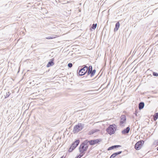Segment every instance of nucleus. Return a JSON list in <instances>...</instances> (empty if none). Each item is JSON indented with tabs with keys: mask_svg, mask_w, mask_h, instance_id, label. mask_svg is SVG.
<instances>
[{
	"mask_svg": "<svg viewBox=\"0 0 158 158\" xmlns=\"http://www.w3.org/2000/svg\"><path fill=\"white\" fill-rule=\"evenodd\" d=\"M88 144L87 140L84 141L80 145L79 150V152L81 153H83L86 151L88 148Z\"/></svg>",
	"mask_w": 158,
	"mask_h": 158,
	"instance_id": "nucleus-1",
	"label": "nucleus"
},
{
	"mask_svg": "<svg viewBox=\"0 0 158 158\" xmlns=\"http://www.w3.org/2000/svg\"><path fill=\"white\" fill-rule=\"evenodd\" d=\"M84 125L81 123H79L74 127L73 131L74 133H77L82 130L84 128Z\"/></svg>",
	"mask_w": 158,
	"mask_h": 158,
	"instance_id": "nucleus-2",
	"label": "nucleus"
},
{
	"mask_svg": "<svg viewBox=\"0 0 158 158\" xmlns=\"http://www.w3.org/2000/svg\"><path fill=\"white\" fill-rule=\"evenodd\" d=\"M116 130V125L114 124L110 125L107 129L106 131L110 135L114 134Z\"/></svg>",
	"mask_w": 158,
	"mask_h": 158,
	"instance_id": "nucleus-3",
	"label": "nucleus"
},
{
	"mask_svg": "<svg viewBox=\"0 0 158 158\" xmlns=\"http://www.w3.org/2000/svg\"><path fill=\"white\" fill-rule=\"evenodd\" d=\"M88 67L85 65L84 67L81 69L79 71V74L80 76H82L85 75L87 72Z\"/></svg>",
	"mask_w": 158,
	"mask_h": 158,
	"instance_id": "nucleus-4",
	"label": "nucleus"
},
{
	"mask_svg": "<svg viewBox=\"0 0 158 158\" xmlns=\"http://www.w3.org/2000/svg\"><path fill=\"white\" fill-rule=\"evenodd\" d=\"M102 140L101 139H97L95 140H91L89 141L88 140H87V143H89L90 145H91L98 143L100 142H101Z\"/></svg>",
	"mask_w": 158,
	"mask_h": 158,
	"instance_id": "nucleus-5",
	"label": "nucleus"
},
{
	"mask_svg": "<svg viewBox=\"0 0 158 158\" xmlns=\"http://www.w3.org/2000/svg\"><path fill=\"white\" fill-rule=\"evenodd\" d=\"M143 143V141H140L137 142L135 145V148L136 150L140 149L142 146V144Z\"/></svg>",
	"mask_w": 158,
	"mask_h": 158,
	"instance_id": "nucleus-6",
	"label": "nucleus"
},
{
	"mask_svg": "<svg viewBox=\"0 0 158 158\" xmlns=\"http://www.w3.org/2000/svg\"><path fill=\"white\" fill-rule=\"evenodd\" d=\"M126 117L125 115H122L120 117V125L123 126L124 125L123 124L126 123Z\"/></svg>",
	"mask_w": 158,
	"mask_h": 158,
	"instance_id": "nucleus-7",
	"label": "nucleus"
},
{
	"mask_svg": "<svg viewBox=\"0 0 158 158\" xmlns=\"http://www.w3.org/2000/svg\"><path fill=\"white\" fill-rule=\"evenodd\" d=\"M80 142L79 140H77L75 141L74 143H73L71 146L73 148L75 149L78 145Z\"/></svg>",
	"mask_w": 158,
	"mask_h": 158,
	"instance_id": "nucleus-8",
	"label": "nucleus"
},
{
	"mask_svg": "<svg viewBox=\"0 0 158 158\" xmlns=\"http://www.w3.org/2000/svg\"><path fill=\"white\" fill-rule=\"evenodd\" d=\"M130 130L129 127H127L126 129H124L122 131V133L123 134H125L129 133Z\"/></svg>",
	"mask_w": 158,
	"mask_h": 158,
	"instance_id": "nucleus-9",
	"label": "nucleus"
},
{
	"mask_svg": "<svg viewBox=\"0 0 158 158\" xmlns=\"http://www.w3.org/2000/svg\"><path fill=\"white\" fill-rule=\"evenodd\" d=\"M122 153V151H119L117 152H115L112 154L110 158H114L118 155Z\"/></svg>",
	"mask_w": 158,
	"mask_h": 158,
	"instance_id": "nucleus-10",
	"label": "nucleus"
},
{
	"mask_svg": "<svg viewBox=\"0 0 158 158\" xmlns=\"http://www.w3.org/2000/svg\"><path fill=\"white\" fill-rule=\"evenodd\" d=\"M121 147V146L120 145H114V146H112L109 147L108 149V151L110 150H112V149H114V148H118L119 147Z\"/></svg>",
	"mask_w": 158,
	"mask_h": 158,
	"instance_id": "nucleus-11",
	"label": "nucleus"
},
{
	"mask_svg": "<svg viewBox=\"0 0 158 158\" xmlns=\"http://www.w3.org/2000/svg\"><path fill=\"white\" fill-rule=\"evenodd\" d=\"M98 131H99V130L98 129H93L92 130L90 131H89V132L88 134L90 135H92L94 133L97 132H98Z\"/></svg>",
	"mask_w": 158,
	"mask_h": 158,
	"instance_id": "nucleus-12",
	"label": "nucleus"
},
{
	"mask_svg": "<svg viewBox=\"0 0 158 158\" xmlns=\"http://www.w3.org/2000/svg\"><path fill=\"white\" fill-rule=\"evenodd\" d=\"M144 106V104L143 102H140L139 105V110L142 109Z\"/></svg>",
	"mask_w": 158,
	"mask_h": 158,
	"instance_id": "nucleus-13",
	"label": "nucleus"
},
{
	"mask_svg": "<svg viewBox=\"0 0 158 158\" xmlns=\"http://www.w3.org/2000/svg\"><path fill=\"white\" fill-rule=\"evenodd\" d=\"M120 26V24L119 22H117L116 23L115 27L114 29V31H117L118 29Z\"/></svg>",
	"mask_w": 158,
	"mask_h": 158,
	"instance_id": "nucleus-14",
	"label": "nucleus"
},
{
	"mask_svg": "<svg viewBox=\"0 0 158 158\" xmlns=\"http://www.w3.org/2000/svg\"><path fill=\"white\" fill-rule=\"evenodd\" d=\"M53 64L54 63L53 60H51V61L49 62L47 66V67H49L50 66L53 65Z\"/></svg>",
	"mask_w": 158,
	"mask_h": 158,
	"instance_id": "nucleus-15",
	"label": "nucleus"
},
{
	"mask_svg": "<svg viewBox=\"0 0 158 158\" xmlns=\"http://www.w3.org/2000/svg\"><path fill=\"white\" fill-rule=\"evenodd\" d=\"M59 36H57L56 35H54L52 37L51 36H48L46 38V39H52L53 38H56V37H58Z\"/></svg>",
	"mask_w": 158,
	"mask_h": 158,
	"instance_id": "nucleus-16",
	"label": "nucleus"
},
{
	"mask_svg": "<svg viewBox=\"0 0 158 158\" xmlns=\"http://www.w3.org/2000/svg\"><path fill=\"white\" fill-rule=\"evenodd\" d=\"M158 118V112L156 113L154 116V120L155 121Z\"/></svg>",
	"mask_w": 158,
	"mask_h": 158,
	"instance_id": "nucleus-17",
	"label": "nucleus"
},
{
	"mask_svg": "<svg viewBox=\"0 0 158 158\" xmlns=\"http://www.w3.org/2000/svg\"><path fill=\"white\" fill-rule=\"evenodd\" d=\"M96 72V70L95 69H94L93 70H92V73L90 75V76L91 77H92L94 76V75L95 74V73Z\"/></svg>",
	"mask_w": 158,
	"mask_h": 158,
	"instance_id": "nucleus-18",
	"label": "nucleus"
},
{
	"mask_svg": "<svg viewBox=\"0 0 158 158\" xmlns=\"http://www.w3.org/2000/svg\"><path fill=\"white\" fill-rule=\"evenodd\" d=\"M10 93L9 92H8L6 93V94L4 95L5 97V98H6L8 97L10 95Z\"/></svg>",
	"mask_w": 158,
	"mask_h": 158,
	"instance_id": "nucleus-19",
	"label": "nucleus"
},
{
	"mask_svg": "<svg viewBox=\"0 0 158 158\" xmlns=\"http://www.w3.org/2000/svg\"><path fill=\"white\" fill-rule=\"evenodd\" d=\"M97 26V24L96 23V24H93L92 27V28L93 29H94L96 28Z\"/></svg>",
	"mask_w": 158,
	"mask_h": 158,
	"instance_id": "nucleus-20",
	"label": "nucleus"
},
{
	"mask_svg": "<svg viewBox=\"0 0 158 158\" xmlns=\"http://www.w3.org/2000/svg\"><path fill=\"white\" fill-rule=\"evenodd\" d=\"M82 153H80V154L78 156H77L75 158H80L82 156H83V154H82Z\"/></svg>",
	"mask_w": 158,
	"mask_h": 158,
	"instance_id": "nucleus-21",
	"label": "nucleus"
},
{
	"mask_svg": "<svg viewBox=\"0 0 158 158\" xmlns=\"http://www.w3.org/2000/svg\"><path fill=\"white\" fill-rule=\"evenodd\" d=\"M74 149V148H73V147L71 146L70 147V148H69V152H72L73 151V150Z\"/></svg>",
	"mask_w": 158,
	"mask_h": 158,
	"instance_id": "nucleus-22",
	"label": "nucleus"
},
{
	"mask_svg": "<svg viewBox=\"0 0 158 158\" xmlns=\"http://www.w3.org/2000/svg\"><path fill=\"white\" fill-rule=\"evenodd\" d=\"M92 71L90 70H88L87 71V75H89V74H91L92 73Z\"/></svg>",
	"mask_w": 158,
	"mask_h": 158,
	"instance_id": "nucleus-23",
	"label": "nucleus"
},
{
	"mask_svg": "<svg viewBox=\"0 0 158 158\" xmlns=\"http://www.w3.org/2000/svg\"><path fill=\"white\" fill-rule=\"evenodd\" d=\"M153 75L154 76H156V77L158 76V73H156V72H153Z\"/></svg>",
	"mask_w": 158,
	"mask_h": 158,
	"instance_id": "nucleus-24",
	"label": "nucleus"
},
{
	"mask_svg": "<svg viewBox=\"0 0 158 158\" xmlns=\"http://www.w3.org/2000/svg\"><path fill=\"white\" fill-rule=\"evenodd\" d=\"M68 65L69 67L71 68L73 64L72 63H69L68 64Z\"/></svg>",
	"mask_w": 158,
	"mask_h": 158,
	"instance_id": "nucleus-25",
	"label": "nucleus"
},
{
	"mask_svg": "<svg viewBox=\"0 0 158 158\" xmlns=\"http://www.w3.org/2000/svg\"><path fill=\"white\" fill-rule=\"evenodd\" d=\"M88 70H90L91 71H92V67L91 65L89 66V68H88Z\"/></svg>",
	"mask_w": 158,
	"mask_h": 158,
	"instance_id": "nucleus-26",
	"label": "nucleus"
},
{
	"mask_svg": "<svg viewBox=\"0 0 158 158\" xmlns=\"http://www.w3.org/2000/svg\"><path fill=\"white\" fill-rule=\"evenodd\" d=\"M60 158H65V157H64V156H62Z\"/></svg>",
	"mask_w": 158,
	"mask_h": 158,
	"instance_id": "nucleus-27",
	"label": "nucleus"
},
{
	"mask_svg": "<svg viewBox=\"0 0 158 158\" xmlns=\"http://www.w3.org/2000/svg\"><path fill=\"white\" fill-rule=\"evenodd\" d=\"M156 143H157V144H158V141H157V142Z\"/></svg>",
	"mask_w": 158,
	"mask_h": 158,
	"instance_id": "nucleus-28",
	"label": "nucleus"
},
{
	"mask_svg": "<svg viewBox=\"0 0 158 158\" xmlns=\"http://www.w3.org/2000/svg\"><path fill=\"white\" fill-rule=\"evenodd\" d=\"M90 91H87L86 92H89Z\"/></svg>",
	"mask_w": 158,
	"mask_h": 158,
	"instance_id": "nucleus-29",
	"label": "nucleus"
},
{
	"mask_svg": "<svg viewBox=\"0 0 158 158\" xmlns=\"http://www.w3.org/2000/svg\"><path fill=\"white\" fill-rule=\"evenodd\" d=\"M157 150L158 151V147L157 148Z\"/></svg>",
	"mask_w": 158,
	"mask_h": 158,
	"instance_id": "nucleus-30",
	"label": "nucleus"
}]
</instances>
